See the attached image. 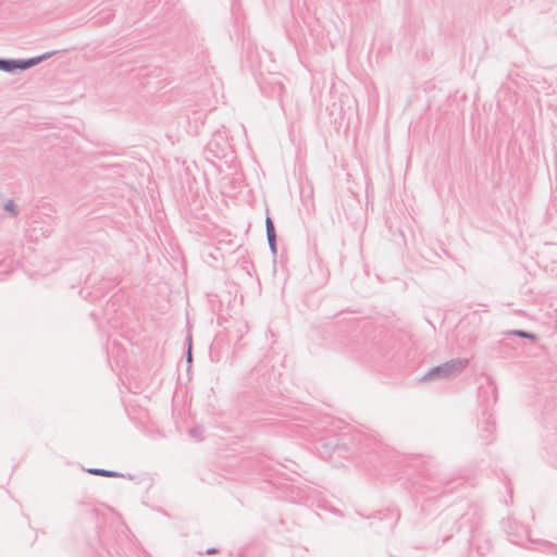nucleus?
Segmentation results:
<instances>
[{"label": "nucleus", "mask_w": 557, "mask_h": 557, "mask_svg": "<svg viewBox=\"0 0 557 557\" xmlns=\"http://www.w3.org/2000/svg\"><path fill=\"white\" fill-rule=\"evenodd\" d=\"M3 209L11 215V216H17L20 211H18V208L16 206V203L14 202V200L12 199H8L5 202H4V206H3Z\"/></svg>", "instance_id": "nucleus-15"}, {"label": "nucleus", "mask_w": 557, "mask_h": 557, "mask_svg": "<svg viewBox=\"0 0 557 557\" xmlns=\"http://www.w3.org/2000/svg\"><path fill=\"white\" fill-rule=\"evenodd\" d=\"M451 534L449 535H446L444 539H443V543H446L449 539H450Z\"/></svg>", "instance_id": "nucleus-25"}, {"label": "nucleus", "mask_w": 557, "mask_h": 557, "mask_svg": "<svg viewBox=\"0 0 557 557\" xmlns=\"http://www.w3.org/2000/svg\"><path fill=\"white\" fill-rule=\"evenodd\" d=\"M186 361H187V363H191V361H193V352L190 350V347L187 348V351H186Z\"/></svg>", "instance_id": "nucleus-21"}, {"label": "nucleus", "mask_w": 557, "mask_h": 557, "mask_svg": "<svg viewBox=\"0 0 557 557\" xmlns=\"http://www.w3.org/2000/svg\"><path fill=\"white\" fill-rule=\"evenodd\" d=\"M507 491H508L509 494L512 493V488L509 485H507Z\"/></svg>", "instance_id": "nucleus-27"}, {"label": "nucleus", "mask_w": 557, "mask_h": 557, "mask_svg": "<svg viewBox=\"0 0 557 557\" xmlns=\"http://www.w3.org/2000/svg\"><path fill=\"white\" fill-rule=\"evenodd\" d=\"M550 463L557 469V458L553 459V457H550Z\"/></svg>", "instance_id": "nucleus-24"}, {"label": "nucleus", "mask_w": 557, "mask_h": 557, "mask_svg": "<svg viewBox=\"0 0 557 557\" xmlns=\"http://www.w3.org/2000/svg\"><path fill=\"white\" fill-rule=\"evenodd\" d=\"M476 547H478V552H479V554H481V555H484L486 552H488V550H490V544H488V543H486V546H485V545H479V544H478V546H476Z\"/></svg>", "instance_id": "nucleus-20"}, {"label": "nucleus", "mask_w": 557, "mask_h": 557, "mask_svg": "<svg viewBox=\"0 0 557 557\" xmlns=\"http://www.w3.org/2000/svg\"><path fill=\"white\" fill-rule=\"evenodd\" d=\"M216 553H219V548H216V547H210V548H208V549L206 550V554H207V555H214V554H216Z\"/></svg>", "instance_id": "nucleus-22"}, {"label": "nucleus", "mask_w": 557, "mask_h": 557, "mask_svg": "<svg viewBox=\"0 0 557 557\" xmlns=\"http://www.w3.org/2000/svg\"><path fill=\"white\" fill-rule=\"evenodd\" d=\"M522 338L535 342L537 339V335L535 333L528 332L524 330L507 331L504 333V336L497 343V355L502 358L510 357L513 351L522 348Z\"/></svg>", "instance_id": "nucleus-7"}, {"label": "nucleus", "mask_w": 557, "mask_h": 557, "mask_svg": "<svg viewBox=\"0 0 557 557\" xmlns=\"http://www.w3.org/2000/svg\"><path fill=\"white\" fill-rule=\"evenodd\" d=\"M86 471L92 475H99V476H106V478H126V475L121 472L113 471V470H107V469H102V468H89ZM127 478L133 479V475L127 474Z\"/></svg>", "instance_id": "nucleus-13"}, {"label": "nucleus", "mask_w": 557, "mask_h": 557, "mask_svg": "<svg viewBox=\"0 0 557 557\" xmlns=\"http://www.w3.org/2000/svg\"><path fill=\"white\" fill-rule=\"evenodd\" d=\"M0 71L13 74V59L0 58Z\"/></svg>", "instance_id": "nucleus-16"}, {"label": "nucleus", "mask_w": 557, "mask_h": 557, "mask_svg": "<svg viewBox=\"0 0 557 557\" xmlns=\"http://www.w3.org/2000/svg\"><path fill=\"white\" fill-rule=\"evenodd\" d=\"M286 461H288V459H285ZM289 462L294 466V467H298V465L292 460H289Z\"/></svg>", "instance_id": "nucleus-26"}, {"label": "nucleus", "mask_w": 557, "mask_h": 557, "mask_svg": "<svg viewBox=\"0 0 557 557\" xmlns=\"http://www.w3.org/2000/svg\"><path fill=\"white\" fill-rule=\"evenodd\" d=\"M372 518L383 522L384 530L392 531L400 518V512L397 508H387L386 510L375 512Z\"/></svg>", "instance_id": "nucleus-11"}, {"label": "nucleus", "mask_w": 557, "mask_h": 557, "mask_svg": "<svg viewBox=\"0 0 557 557\" xmlns=\"http://www.w3.org/2000/svg\"><path fill=\"white\" fill-rule=\"evenodd\" d=\"M542 419L543 422L549 426L553 425L554 422L557 420V398H546L545 405L543 407L542 411Z\"/></svg>", "instance_id": "nucleus-12"}, {"label": "nucleus", "mask_w": 557, "mask_h": 557, "mask_svg": "<svg viewBox=\"0 0 557 557\" xmlns=\"http://www.w3.org/2000/svg\"><path fill=\"white\" fill-rule=\"evenodd\" d=\"M57 53V50H52L32 58L13 59V74L32 69Z\"/></svg>", "instance_id": "nucleus-10"}, {"label": "nucleus", "mask_w": 557, "mask_h": 557, "mask_svg": "<svg viewBox=\"0 0 557 557\" xmlns=\"http://www.w3.org/2000/svg\"><path fill=\"white\" fill-rule=\"evenodd\" d=\"M268 244L270 247V250L273 255V257H276L277 255V244H276V235H273L272 237H267Z\"/></svg>", "instance_id": "nucleus-19"}, {"label": "nucleus", "mask_w": 557, "mask_h": 557, "mask_svg": "<svg viewBox=\"0 0 557 557\" xmlns=\"http://www.w3.org/2000/svg\"><path fill=\"white\" fill-rule=\"evenodd\" d=\"M188 434L190 437L196 438L198 441L203 440V429L201 426H194L188 430Z\"/></svg>", "instance_id": "nucleus-18"}, {"label": "nucleus", "mask_w": 557, "mask_h": 557, "mask_svg": "<svg viewBox=\"0 0 557 557\" xmlns=\"http://www.w3.org/2000/svg\"><path fill=\"white\" fill-rule=\"evenodd\" d=\"M265 233L267 237H272L273 235H276L274 222L272 218H270L269 215H267L265 218Z\"/></svg>", "instance_id": "nucleus-17"}, {"label": "nucleus", "mask_w": 557, "mask_h": 557, "mask_svg": "<svg viewBox=\"0 0 557 557\" xmlns=\"http://www.w3.org/2000/svg\"><path fill=\"white\" fill-rule=\"evenodd\" d=\"M504 529L508 535L512 536V543L519 544L521 539L528 537V540L532 543H541L543 545V552L557 555V544L544 540H532L529 535L528 528L518 523L516 520L508 519L504 521Z\"/></svg>", "instance_id": "nucleus-9"}, {"label": "nucleus", "mask_w": 557, "mask_h": 557, "mask_svg": "<svg viewBox=\"0 0 557 557\" xmlns=\"http://www.w3.org/2000/svg\"><path fill=\"white\" fill-rule=\"evenodd\" d=\"M478 399L481 407L479 429L482 438L486 444H490L493 442V434L496 429L491 410L493 405L497 401V387L491 379H487L485 384H482L478 388Z\"/></svg>", "instance_id": "nucleus-2"}, {"label": "nucleus", "mask_w": 557, "mask_h": 557, "mask_svg": "<svg viewBox=\"0 0 557 557\" xmlns=\"http://www.w3.org/2000/svg\"><path fill=\"white\" fill-rule=\"evenodd\" d=\"M467 358H454L429 369L420 379L421 382L442 381L456 377L468 366Z\"/></svg>", "instance_id": "nucleus-5"}, {"label": "nucleus", "mask_w": 557, "mask_h": 557, "mask_svg": "<svg viewBox=\"0 0 557 557\" xmlns=\"http://www.w3.org/2000/svg\"><path fill=\"white\" fill-rule=\"evenodd\" d=\"M298 503L317 510L330 511L337 516H342V511L334 507L323 494L312 486H305L298 488L297 492Z\"/></svg>", "instance_id": "nucleus-8"}, {"label": "nucleus", "mask_w": 557, "mask_h": 557, "mask_svg": "<svg viewBox=\"0 0 557 557\" xmlns=\"http://www.w3.org/2000/svg\"><path fill=\"white\" fill-rule=\"evenodd\" d=\"M90 317L96 320V314L94 312L90 313Z\"/></svg>", "instance_id": "nucleus-30"}, {"label": "nucleus", "mask_w": 557, "mask_h": 557, "mask_svg": "<svg viewBox=\"0 0 557 557\" xmlns=\"http://www.w3.org/2000/svg\"><path fill=\"white\" fill-rule=\"evenodd\" d=\"M186 344H187V348H189V347L191 348V335H188L186 337Z\"/></svg>", "instance_id": "nucleus-23"}, {"label": "nucleus", "mask_w": 557, "mask_h": 557, "mask_svg": "<svg viewBox=\"0 0 557 557\" xmlns=\"http://www.w3.org/2000/svg\"><path fill=\"white\" fill-rule=\"evenodd\" d=\"M482 517V508L479 505H468V509L466 511H458L454 517V524L451 530L460 532L461 529L468 528V532L470 534L469 542L471 545H473V542L475 540V532L478 531L481 524Z\"/></svg>", "instance_id": "nucleus-6"}, {"label": "nucleus", "mask_w": 557, "mask_h": 557, "mask_svg": "<svg viewBox=\"0 0 557 557\" xmlns=\"http://www.w3.org/2000/svg\"><path fill=\"white\" fill-rule=\"evenodd\" d=\"M277 466H278L280 468H282V469H283V468H287L286 466H284V465H282V463H280V462H277Z\"/></svg>", "instance_id": "nucleus-28"}, {"label": "nucleus", "mask_w": 557, "mask_h": 557, "mask_svg": "<svg viewBox=\"0 0 557 557\" xmlns=\"http://www.w3.org/2000/svg\"><path fill=\"white\" fill-rule=\"evenodd\" d=\"M231 140L230 133L224 126L214 132L203 149L205 160L215 168H220L218 161H222L231 169L236 160V152Z\"/></svg>", "instance_id": "nucleus-3"}, {"label": "nucleus", "mask_w": 557, "mask_h": 557, "mask_svg": "<svg viewBox=\"0 0 557 557\" xmlns=\"http://www.w3.org/2000/svg\"><path fill=\"white\" fill-rule=\"evenodd\" d=\"M269 482L272 483L273 486L278 487V485L276 483L272 482L271 480H269Z\"/></svg>", "instance_id": "nucleus-29"}, {"label": "nucleus", "mask_w": 557, "mask_h": 557, "mask_svg": "<svg viewBox=\"0 0 557 557\" xmlns=\"http://www.w3.org/2000/svg\"><path fill=\"white\" fill-rule=\"evenodd\" d=\"M454 479L443 473L438 467L428 466L420 470V480L413 483L414 493L426 495L430 492L450 493L455 490Z\"/></svg>", "instance_id": "nucleus-4"}, {"label": "nucleus", "mask_w": 557, "mask_h": 557, "mask_svg": "<svg viewBox=\"0 0 557 557\" xmlns=\"http://www.w3.org/2000/svg\"><path fill=\"white\" fill-rule=\"evenodd\" d=\"M315 449L321 458H330L334 454L341 458L357 456L359 461L368 462L373 469L387 466L395 457V451L381 443L375 435L356 429L322 436L317 442Z\"/></svg>", "instance_id": "nucleus-1"}, {"label": "nucleus", "mask_w": 557, "mask_h": 557, "mask_svg": "<svg viewBox=\"0 0 557 557\" xmlns=\"http://www.w3.org/2000/svg\"><path fill=\"white\" fill-rule=\"evenodd\" d=\"M114 306H115V301L114 300H111L110 302L107 304L106 308H104V315L107 317V320L109 322H113V326H117V324L120 323V318H115L112 312H115L114 311Z\"/></svg>", "instance_id": "nucleus-14"}]
</instances>
